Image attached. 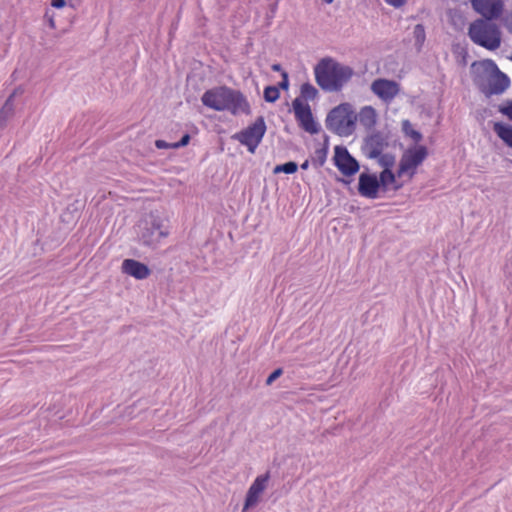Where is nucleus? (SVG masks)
Returning <instances> with one entry per match:
<instances>
[{
	"mask_svg": "<svg viewBox=\"0 0 512 512\" xmlns=\"http://www.w3.org/2000/svg\"><path fill=\"white\" fill-rule=\"evenodd\" d=\"M475 12L482 16V19H498L504 9L502 0H470Z\"/></svg>",
	"mask_w": 512,
	"mask_h": 512,
	"instance_id": "obj_12",
	"label": "nucleus"
},
{
	"mask_svg": "<svg viewBox=\"0 0 512 512\" xmlns=\"http://www.w3.org/2000/svg\"><path fill=\"white\" fill-rule=\"evenodd\" d=\"M323 2L327 3V4H330L333 2V0H322Z\"/></svg>",
	"mask_w": 512,
	"mask_h": 512,
	"instance_id": "obj_38",
	"label": "nucleus"
},
{
	"mask_svg": "<svg viewBox=\"0 0 512 512\" xmlns=\"http://www.w3.org/2000/svg\"><path fill=\"white\" fill-rule=\"evenodd\" d=\"M341 181H342L343 183H345V184H348V183H349V181H346L345 179H342Z\"/></svg>",
	"mask_w": 512,
	"mask_h": 512,
	"instance_id": "obj_39",
	"label": "nucleus"
},
{
	"mask_svg": "<svg viewBox=\"0 0 512 512\" xmlns=\"http://www.w3.org/2000/svg\"><path fill=\"white\" fill-rule=\"evenodd\" d=\"M270 479L269 471L263 475L258 476L252 483L246 494L243 510H247L255 506L259 501V496L265 490L267 483Z\"/></svg>",
	"mask_w": 512,
	"mask_h": 512,
	"instance_id": "obj_14",
	"label": "nucleus"
},
{
	"mask_svg": "<svg viewBox=\"0 0 512 512\" xmlns=\"http://www.w3.org/2000/svg\"><path fill=\"white\" fill-rule=\"evenodd\" d=\"M173 143H168L164 140H161V139H158L155 141V146L158 148V149H168V148H173Z\"/></svg>",
	"mask_w": 512,
	"mask_h": 512,
	"instance_id": "obj_32",
	"label": "nucleus"
},
{
	"mask_svg": "<svg viewBox=\"0 0 512 512\" xmlns=\"http://www.w3.org/2000/svg\"><path fill=\"white\" fill-rule=\"evenodd\" d=\"M388 146V135L381 131H374L365 137L362 152L367 158L376 159Z\"/></svg>",
	"mask_w": 512,
	"mask_h": 512,
	"instance_id": "obj_9",
	"label": "nucleus"
},
{
	"mask_svg": "<svg viewBox=\"0 0 512 512\" xmlns=\"http://www.w3.org/2000/svg\"><path fill=\"white\" fill-rule=\"evenodd\" d=\"M413 37L415 39V47L417 51H421L422 46L426 39L425 28L422 24H417L413 30Z\"/></svg>",
	"mask_w": 512,
	"mask_h": 512,
	"instance_id": "obj_20",
	"label": "nucleus"
},
{
	"mask_svg": "<svg viewBox=\"0 0 512 512\" xmlns=\"http://www.w3.org/2000/svg\"><path fill=\"white\" fill-rule=\"evenodd\" d=\"M357 115L351 104L341 103L329 111L325 119L326 128L339 136H350L355 130Z\"/></svg>",
	"mask_w": 512,
	"mask_h": 512,
	"instance_id": "obj_5",
	"label": "nucleus"
},
{
	"mask_svg": "<svg viewBox=\"0 0 512 512\" xmlns=\"http://www.w3.org/2000/svg\"><path fill=\"white\" fill-rule=\"evenodd\" d=\"M499 112L512 121V101H508L505 106H499Z\"/></svg>",
	"mask_w": 512,
	"mask_h": 512,
	"instance_id": "obj_29",
	"label": "nucleus"
},
{
	"mask_svg": "<svg viewBox=\"0 0 512 512\" xmlns=\"http://www.w3.org/2000/svg\"><path fill=\"white\" fill-rule=\"evenodd\" d=\"M376 159L378 160V164L384 168L383 170H391V168L395 165L396 161L395 155L391 153H382Z\"/></svg>",
	"mask_w": 512,
	"mask_h": 512,
	"instance_id": "obj_26",
	"label": "nucleus"
},
{
	"mask_svg": "<svg viewBox=\"0 0 512 512\" xmlns=\"http://www.w3.org/2000/svg\"><path fill=\"white\" fill-rule=\"evenodd\" d=\"M266 132V123L263 116H259L253 124L233 136L241 144L247 146L249 152L254 153Z\"/></svg>",
	"mask_w": 512,
	"mask_h": 512,
	"instance_id": "obj_7",
	"label": "nucleus"
},
{
	"mask_svg": "<svg viewBox=\"0 0 512 512\" xmlns=\"http://www.w3.org/2000/svg\"><path fill=\"white\" fill-rule=\"evenodd\" d=\"M371 90L382 100H391L399 92V86L396 82L387 79H377L373 81Z\"/></svg>",
	"mask_w": 512,
	"mask_h": 512,
	"instance_id": "obj_15",
	"label": "nucleus"
},
{
	"mask_svg": "<svg viewBox=\"0 0 512 512\" xmlns=\"http://www.w3.org/2000/svg\"><path fill=\"white\" fill-rule=\"evenodd\" d=\"M264 100L268 103L276 102L280 97V91L277 86H267L263 92Z\"/></svg>",
	"mask_w": 512,
	"mask_h": 512,
	"instance_id": "obj_27",
	"label": "nucleus"
},
{
	"mask_svg": "<svg viewBox=\"0 0 512 512\" xmlns=\"http://www.w3.org/2000/svg\"><path fill=\"white\" fill-rule=\"evenodd\" d=\"M359 121L362 126L371 129L376 124V111L371 106H365L359 112Z\"/></svg>",
	"mask_w": 512,
	"mask_h": 512,
	"instance_id": "obj_18",
	"label": "nucleus"
},
{
	"mask_svg": "<svg viewBox=\"0 0 512 512\" xmlns=\"http://www.w3.org/2000/svg\"><path fill=\"white\" fill-rule=\"evenodd\" d=\"M297 170H298V164L294 161H288L284 164L275 166L273 173L274 174H279V173L293 174Z\"/></svg>",
	"mask_w": 512,
	"mask_h": 512,
	"instance_id": "obj_24",
	"label": "nucleus"
},
{
	"mask_svg": "<svg viewBox=\"0 0 512 512\" xmlns=\"http://www.w3.org/2000/svg\"><path fill=\"white\" fill-rule=\"evenodd\" d=\"M283 374L282 368L275 369L266 379V385L270 386L275 380H277Z\"/></svg>",
	"mask_w": 512,
	"mask_h": 512,
	"instance_id": "obj_28",
	"label": "nucleus"
},
{
	"mask_svg": "<svg viewBox=\"0 0 512 512\" xmlns=\"http://www.w3.org/2000/svg\"><path fill=\"white\" fill-rule=\"evenodd\" d=\"M428 150L425 146H418L414 149H408L401 157L397 176L401 177L409 170L415 169L427 157Z\"/></svg>",
	"mask_w": 512,
	"mask_h": 512,
	"instance_id": "obj_11",
	"label": "nucleus"
},
{
	"mask_svg": "<svg viewBox=\"0 0 512 512\" xmlns=\"http://www.w3.org/2000/svg\"><path fill=\"white\" fill-rule=\"evenodd\" d=\"M16 91H14L5 101L4 105L0 109V129H3L7 122L14 116V97Z\"/></svg>",
	"mask_w": 512,
	"mask_h": 512,
	"instance_id": "obj_17",
	"label": "nucleus"
},
{
	"mask_svg": "<svg viewBox=\"0 0 512 512\" xmlns=\"http://www.w3.org/2000/svg\"><path fill=\"white\" fill-rule=\"evenodd\" d=\"M328 148L327 146H323L321 148H318L314 152V156L312 157V163L313 165L317 167H321L324 165L326 158H327Z\"/></svg>",
	"mask_w": 512,
	"mask_h": 512,
	"instance_id": "obj_25",
	"label": "nucleus"
},
{
	"mask_svg": "<svg viewBox=\"0 0 512 512\" xmlns=\"http://www.w3.org/2000/svg\"><path fill=\"white\" fill-rule=\"evenodd\" d=\"M493 130L508 147L512 148V126L496 122Z\"/></svg>",
	"mask_w": 512,
	"mask_h": 512,
	"instance_id": "obj_19",
	"label": "nucleus"
},
{
	"mask_svg": "<svg viewBox=\"0 0 512 512\" xmlns=\"http://www.w3.org/2000/svg\"><path fill=\"white\" fill-rule=\"evenodd\" d=\"M468 36L474 44L490 51L497 50L502 42L499 25L488 19L480 18L470 23Z\"/></svg>",
	"mask_w": 512,
	"mask_h": 512,
	"instance_id": "obj_4",
	"label": "nucleus"
},
{
	"mask_svg": "<svg viewBox=\"0 0 512 512\" xmlns=\"http://www.w3.org/2000/svg\"><path fill=\"white\" fill-rule=\"evenodd\" d=\"M333 160L335 166L345 176H352L359 171V162L344 146L335 147Z\"/></svg>",
	"mask_w": 512,
	"mask_h": 512,
	"instance_id": "obj_10",
	"label": "nucleus"
},
{
	"mask_svg": "<svg viewBox=\"0 0 512 512\" xmlns=\"http://www.w3.org/2000/svg\"><path fill=\"white\" fill-rule=\"evenodd\" d=\"M480 67L482 71L475 78V83L486 97L501 95L509 88V77L498 68L493 60L482 61Z\"/></svg>",
	"mask_w": 512,
	"mask_h": 512,
	"instance_id": "obj_3",
	"label": "nucleus"
},
{
	"mask_svg": "<svg viewBox=\"0 0 512 512\" xmlns=\"http://www.w3.org/2000/svg\"><path fill=\"white\" fill-rule=\"evenodd\" d=\"M271 69L275 72H283L284 70H282V66L279 64V63H275L271 66Z\"/></svg>",
	"mask_w": 512,
	"mask_h": 512,
	"instance_id": "obj_35",
	"label": "nucleus"
},
{
	"mask_svg": "<svg viewBox=\"0 0 512 512\" xmlns=\"http://www.w3.org/2000/svg\"><path fill=\"white\" fill-rule=\"evenodd\" d=\"M309 167V161L308 160H305L302 164H301V168L303 170H307Z\"/></svg>",
	"mask_w": 512,
	"mask_h": 512,
	"instance_id": "obj_36",
	"label": "nucleus"
},
{
	"mask_svg": "<svg viewBox=\"0 0 512 512\" xmlns=\"http://www.w3.org/2000/svg\"><path fill=\"white\" fill-rule=\"evenodd\" d=\"M316 83L326 92H339L347 84L354 70L336 60L326 57L321 59L314 67Z\"/></svg>",
	"mask_w": 512,
	"mask_h": 512,
	"instance_id": "obj_2",
	"label": "nucleus"
},
{
	"mask_svg": "<svg viewBox=\"0 0 512 512\" xmlns=\"http://www.w3.org/2000/svg\"><path fill=\"white\" fill-rule=\"evenodd\" d=\"M301 98L305 100H314L318 95V90L310 83H304L300 89Z\"/></svg>",
	"mask_w": 512,
	"mask_h": 512,
	"instance_id": "obj_23",
	"label": "nucleus"
},
{
	"mask_svg": "<svg viewBox=\"0 0 512 512\" xmlns=\"http://www.w3.org/2000/svg\"><path fill=\"white\" fill-rule=\"evenodd\" d=\"M401 187H402V185H401V184H395V185H394V189H395V190H399Z\"/></svg>",
	"mask_w": 512,
	"mask_h": 512,
	"instance_id": "obj_37",
	"label": "nucleus"
},
{
	"mask_svg": "<svg viewBox=\"0 0 512 512\" xmlns=\"http://www.w3.org/2000/svg\"><path fill=\"white\" fill-rule=\"evenodd\" d=\"M189 141H190V135L184 134L178 142L173 143V145H172L173 149H178V148L184 147V146L188 145Z\"/></svg>",
	"mask_w": 512,
	"mask_h": 512,
	"instance_id": "obj_30",
	"label": "nucleus"
},
{
	"mask_svg": "<svg viewBox=\"0 0 512 512\" xmlns=\"http://www.w3.org/2000/svg\"><path fill=\"white\" fill-rule=\"evenodd\" d=\"M122 272L134 277L137 280H143L150 276L151 270L149 267L135 259H125L122 262Z\"/></svg>",
	"mask_w": 512,
	"mask_h": 512,
	"instance_id": "obj_16",
	"label": "nucleus"
},
{
	"mask_svg": "<svg viewBox=\"0 0 512 512\" xmlns=\"http://www.w3.org/2000/svg\"><path fill=\"white\" fill-rule=\"evenodd\" d=\"M277 87L279 88V90L280 89L287 90L289 88V76L286 71L282 72V81L279 82Z\"/></svg>",
	"mask_w": 512,
	"mask_h": 512,
	"instance_id": "obj_31",
	"label": "nucleus"
},
{
	"mask_svg": "<svg viewBox=\"0 0 512 512\" xmlns=\"http://www.w3.org/2000/svg\"><path fill=\"white\" fill-rule=\"evenodd\" d=\"M388 4L394 7H400L405 3V0H385Z\"/></svg>",
	"mask_w": 512,
	"mask_h": 512,
	"instance_id": "obj_34",
	"label": "nucleus"
},
{
	"mask_svg": "<svg viewBox=\"0 0 512 512\" xmlns=\"http://www.w3.org/2000/svg\"><path fill=\"white\" fill-rule=\"evenodd\" d=\"M169 234L168 228L163 220L153 213L145 218L140 224L139 239L143 245L155 247L162 238Z\"/></svg>",
	"mask_w": 512,
	"mask_h": 512,
	"instance_id": "obj_6",
	"label": "nucleus"
},
{
	"mask_svg": "<svg viewBox=\"0 0 512 512\" xmlns=\"http://www.w3.org/2000/svg\"><path fill=\"white\" fill-rule=\"evenodd\" d=\"M402 131L406 136L411 137L415 143L420 142L423 138L422 134L419 131L414 130L412 128V125L409 120H403Z\"/></svg>",
	"mask_w": 512,
	"mask_h": 512,
	"instance_id": "obj_21",
	"label": "nucleus"
},
{
	"mask_svg": "<svg viewBox=\"0 0 512 512\" xmlns=\"http://www.w3.org/2000/svg\"><path fill=\"white\" fill-rule=\"evenodd\" d=\"M380 183L376 174L363 172L359 175L358 192L361 196L375 199L378 197Z\"/></svg>",
	"mask_w": 512,
	"mask_h": 512,
	"instance_id": "obj_13",
	"label": "nucleus"
},
{
	"mask_svg": "<svg viewBox=\"0 0 512 512\" xmlns=\"http://www.w3.org/2000/svg\"><path fill=\"white\" fill-rule=\"evenodd\" d=\"M378 182L380 183V188L383 187L385 189L388 185L395 184L396 176L390 169L383 170L379 175Z\"/></svg>",
	"mask_w": 512,
	"mask_h": 512,
	"instance_id": "obj_22",
	"label": "nucleus"
},
{
	"mask_svg": "<svg viewBox=\"0 0 512 512\" xmlns=\"http://www.w3.org/2000/svg\"><path fill=\"white\" fill-rule=\"evenodd\" d=\"M292 106L299 126L310 134H317L320 131V127L314 120L310 106L307 103H303L299 97L293 100Z\"/></svg>",
	"mask_w": 512,
	"mask_h": 512,
	"instance_id": "obj_8",
	"label": "nucleus"
},
{
	"mask_svg": "<svg viewBox=\"0 0 512 512\" xmlns=\"http://www.w3.org/2000/svg\"><path fill=\"white\" fill-rule=\"evenodd\" d=\"M204 106L215 111H229L232 115L251 113L246 96L239 90L218 86L204 92L201 97Z\"/></svg>",
	"mask_w": 512,
	"mask_h": 512,
	"instance_id": "obj_1",
	"label": "nucleus"
},
{
	"mask_svg": "<svg viewBox=\"0 0 512 512\" xmlns=\"http://www.w3.org/2000/svg\"><path fill=\"white\" fill-rule=\"evenodd\" d=\"M66 4L65 0H52L51 5L55 8H62Z\"/></svg>",
	"mask_w": 512,
	"mask_h": 512,
	"instance_id": "obj_33",
	"label": "nucleus"
}]
</instances>
